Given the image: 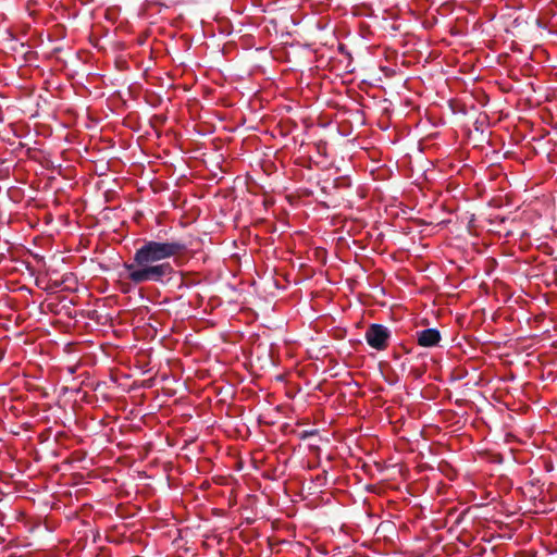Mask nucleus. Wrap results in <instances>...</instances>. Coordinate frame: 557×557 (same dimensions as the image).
<instances>
[{"instance_id":"obj_3","label":"nucleus","mask_w":557,"mask_h":557,"mask_svg":"<svg viewBox=\"0 0 557 557\" xmlns=\"http://www.w3.org/2000/svg\"><path fill=\"white\" fill-rule=\"evenodd\" d=\"M416 339L422 347H435L440 344L442 336L437 329H424L416 333Z\"/></svg>"},{"instance_id":"obj_1","label":"nucleus","mask_w":557,"mask_h":557,"mask_svg":"<svg viewBox=\"0 0 557 557\" xmlns=\"http://www.w3.org/2000/svg\"><path fill=\"white\" fill-rule=\"evenodd\" d=\"M187 250V245L176 238L161 240H144L136 249L133 262L124 263L127 277L134 284L146 282L163 283L165 277H171L174 272L169 262H161L182 255Z\"/></svg>"},{"instance_id":"obj_2","label":"nucleus","mask_w":557,"mask_h":557,"mask_svg":"<svg viewBox=\"0 0 557 557\" xmlns=\"http://www.w3.org/2000/svg\"><path fill=\"white\" fill-rule=\"evenodd\" d=\"M389 330L383 324L373 323L366 331L364 338L368 345L376 350H384L388 346Z\"/></svg>"}]
</instances>
